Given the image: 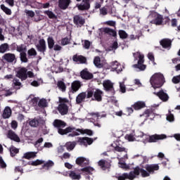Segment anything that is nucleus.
I'll use <instances>...</instances> for the list:
<instances>
[{"mask_svg": "<svg viewBox=\"0 0 180 180\" xmlns=\"http://www.w3.org/2000/svg\"><path fill=\"white\" fill-rule=\"evenodd\" d=\"M10 153H11V157H15V155H16V154L19 153V149L16 148L14 146H11L10 148Z\"/></svg>", "mask_w": 180, "mask_h": 180, "instance_id": "obj_43", "label": "nucleus"}, {"mask_svg": "<svg viewBox=\"0 0 180 180\" xmlns=\"http://www.w3.org/2000/svg\"><path fill=\"white\" fill-rule=\"evenodd\" d=\"M82 172H84V174H86V175H88V174H92V172H94V167H86L82 169Z\"/></svg>", "mask_w": 180, "mask_h": 180, "instance_id": "obj_39", "label": "nucleus"}, {"mask_svg": "<svg viewBox=\"0 0 180 180\" xmlns=\"http://www.w3.org/2000/svg\"><path fill=\"white\" fill-rule=\"evenodd\" d=\"M20 59L22 63H27V58L26 57V53H20Z\"/></svg>", "mask_w": 180, "mask_h": 180, "instance_id": "obj_58", "label": "nucleus"}, {"mask_svg": "<svg viewBox=\"0 0 180 180\" xmlns=\"http://www.w3.org/2000/svg\"><path fill=\"white\" fill-rule=\"evenodd\" d=\"M164 139H167V135L165 134H155L153 136H148V138H146V143H155V141H158V140H164Z\"/></svg>", "mask_w": 180, "mask_h": 180, "instance_id": "obj_8", "label": "nucleus"}, {"mask_svg": "<svg viewBox=\"0 0 180 180\" xmlns=\"http://www.w3.org/2000/svg\"><path fill=\"white\" fill-rule=\"evenodd\" d=\"M159 169L160 166H158V165H146L145 167V169L136 167L134 170L127 173L128 179L134 180L136 178H139V175H140V174L143 178H146L147 176H150L151 174H154V171H158Z\"/></svg>", "mask_w": 180, "mask_h": 180, "instance_id": "obj_2", "label": "nucleus"}, {"mask_svg": "<svg viewBox=\"0 0 180 180\" xmlns=\"http://www.w3.org/2000/svg\"><path fill=\"white\" fill-rule=\"evenodd\" d=\"M38 105L40 108H46L47 106V100L42 98L41 100H39V103H38Z\"/></svg>", "mask_w": 180, "mask_h": 180, "instance_id": "obj_45", "label": "nucleus"}, {"mask_svg": "<svg viewBox=\"0 0 180 180\" xmlns=\"http://www.w3.org/2000/svg\"><path fill=\"white\" fill-rule=\"evenodd\" d=\"M94 64L98 68H102L103 67V65L101 63V58H99V56L94 58Z\"/></svg>", "mask_w": 180, "mask_h": 180, "instance_id": "obj_34", "label": "nucleus"}, {"mask_svg": "<svg viewBox=\"0 0 180 180\" xmlns=\"http://www.w3.org/2000/svg\"><path fill=\"white\" fill-rule=\"evenodd\" d=\"M124 81H126V78L123 79V81L120 82V88L122 94H124V92H126V86H124Z\"/></svg>", "mask_w": 180, "mask_h": 180, "instance_id": "obj_48", "label": "nucleus"}, {"mask_svg": "<svg viewBox=\"0 0 180 180\" xmlns=\"http://www.w3.org/2000/svg\"><path fill=\"white\" fill-rule=\"evenodd\" d=\"M103 85L106 91H112L113 89V83L110 80H105Z\"/></svg>", "mask_w": 180, "mask_h": 180, "instance_id": "obj_29", "label": "nucleus"}, {"mask_svg": "<svg viewBox=\"0 0 180 180\" xmlns=\"http://www.w3.org/2000/svg\"><path fill=\"white\" fill-rule=\"evenodd\" d=\"M132 107L135 110H140V109H143V108H146V103L143 101H137L136 102Z\"/></svg>", "mask_w": 180, "mask_h": 180, "instance_id": "obj_26", "label": "nucleus"}, {"mask_svg": "<svg viewBox=\"0 0 180 180\" xmlns=\"http://www.w3.org/2000/svg\"><path fill=\"white\" fill-rule=\"evenodd\" d=\"M27 100L31 101V103L33 105V106L37 105V102H39V98H37V97L32 98V96L28 97Z\"/></svg>", "mask_w": 180, "mask_h": 180, "instance_id": "obj_47", "label": "nucleus"}, {"mask_svg": "<svg viewBox=\"0 0 180 180\" xmlns=\"http://www.w3.org/2000/svg\"><path fill=\"white\" fill-rule=\"evenodd\" d=\"M44 13L45 15H47V16L50 18V19H56L57 18V16L56 15V14H54V13H53V11H44Z\"/></svg>", "mask_w": 180, "mask_h": 180, "instance_id": "obj_40", "label": "nucleus"}, {"mask_svg": "<svg viewBox=\"0 0 180 180\" xmlns=\"http://www.w3.org/2000/svg\"><path fill=\"white\" fill-rule=\"evenodd\" d=\"M150 115H151V110H146L144 113L141 115V117H145V120H147V117H150Z\"/></svg>", "mask_w": 180, "mask_h": 180, "instance_id": "obj_56", "label": "nucleus"}, {"mask_svg": "<svg viewBox=\"0 0 180 180\" xmlns=\"http://www.w3.org/2000/svg\"><path fill=\"white\" fill-rule=\"evenodd\" d=\"M160 44L164 49H168V50L171 49V40L169 39H165L161 40Z\"/></svg>", "mask_w": 180, "mask_h": 180, "instance_id": "obj_27", "label": "nucleus"}, {"mask_svg": "<svg viewBox=\"0 0 180 180\" xmlns=\"http://www.w3.org/2000/svg\"><path fill=\"white\" fill-rule=\"evenodd\" d=\"M29 124L31 127H37V126H39V120L36 118L31 120L29 122Z\"/></svg>", "mask_w": 180, "mask_h": 180, "instance_id": "obj_42", "label": "nucleus"}, {"mask_svg": "<svg viewBox=\"0 0 180 180\" xmlns=\"http://www.w3.org/2000/svg\"><path fill=\"white\" fill-rule=\"evenodd\" d=\"M57 85H58V88H59V89L62 91V92H65V89H67V86H65V83H64V82L59 81L58 82Z\"/></svg>", "mask_w": 180, "mask_h": 180, "instance_id": "obj_36", "label": "nucleus"}, {"mask_svg": "<svg viewBox=\"0 0 180 180\" xmlns=\"http://www.w3.org/2000/svg\"><path fill=\"white\" fill-rule=\"evenodd\" d=\"M73 61H75L76 63H80L81 64H84V63L86 62V58L82 56H73Z\"/></svg>", "mask_w": 180, "mask_h": 180, "instance_id": "obj_31", "label": "nucleus"}, {"mask_svg": "<svg viewBox=\"0 0 180 180\" xmlns=\"http://www.w3.org/2000/svg\"><path fill=\"white\" fill-rule=\"evenodd\" d=\"M76 164L80 165V167H84V165H88V164H89V160L84 157H79L76 159Z\"/></svg>", "mask_w": 180, "mask_h": 180, "instance_id": "obj_17", "label": "nucleus"}, {"mask_svg": "<svg viewBox=\"0 0 180 180\" xmlns=\"http://www.w3.org/2000/svg\"><path fill=\"white\" fill-rule=\"evenodd\" d=\"M94 99L98 102L102 101V91L96 89L94 93Z\"/></svg>", "mask_w": 180, "mask_h": 180, "instance_id": "obj_30", "label": "nucleus"}, {"mask_svg": "<svg viewBox=\"0 0 180 180\" xmlns=\"http://www.w3.org/2000/svg\"><path fill=\"white\" fill-rule=\"evenodd\" d=\"M173 84H179L180 82V75L175 76L172 79Z\"/></svg>", "mask_w": 180, "mask_h": 180, "instance_id": "obj_59", "label": "nucleus"}, {"mask_svg": "<svg viewBox=\"0 0 180 180\" xmlns=\"http://www.w3.org/2000/svg\"><path fill=\"white\" fill-rule=\"evenodd\" d=\"M11 116H12V110L9 108V106H7L3 111L2 117L3 119H9Z\"/></svg>", "mask_w": 180, "mask_h": 180, "instance_id": "obj_22", "label": "nucleus"}, {"mask_svg": "<svg viewBox=\"0 0 180 180\" xmlns=\"http://www.w3.org/2000/svg\"><path fill=\"white\" fill-rule=\"evenodd\" d=\"M150 85L154 88V89L157 88H161L164 83L165 82V78L164 77V75L162 73H155L152 75L150 79Z\"/></svg>", "mask_w": 180, "mask_h": 180, "instance_id": "obj_4", "label": "nucleus"}, {"mask_svg": "<svg viewBox=\"0 0 180 180\" xmlns=\"http://www.w3.org/2000/svg\"><path fill=\"white\" fill-rule=\"evenodd\" d=\"M125 140H127L128 141H136L134 132L127 134L125 136Z\"/></svg>", "mask_w": 180, "mask_h": 180, "instance_id": "obj_35", "label": "nucleus"}, {"mask_svg": "<svg viewBox=\"0 0 180 180\" xmlns=\"http://www.w3.org/2000/svg\"><path fill=\"white\" fill-rule=\"evenodd\" d=\"M105 33H107L108 34H110V36H113L115 37L116 36V31L110 29V28H105L104 30Z\"/></svg>", "mask_w": 180, "mask_h": 180, "instance_id": "obj_46", "label": "nucleus"}, {"mask_svg": "<svg viewBox=\"0 0 180 180\" xmlns=\"http://www.w3.org/2000/svg\"><path fill=\"white\" fill-rule=\"evenodd\" d=\"M112 146L113 147L115 151L123 155V157H122V155H118V157H120L118 158V167L120 168H122V169H129V168H130V166H129V165H127L124 162H123V160H127L128 158L127 149H126V148L120 145H117L116 143H113Z\"/></svg>", "mask_w": 180, "mask_h": 180, "instance_id": "obj_3", "label": "nucleus"}, {"mask_svg": "<svg viewBox=\"0 0 180 180\" xmlns=\"http://www.w3.org/2000/svg\"><path fill=\"white\" fill-rule=\"evenodd\" d=\"M91 41H89V40H84L83 46L84 49H88L91 46Z\"/></svg>", "mask_w": 180, "mask_h": 180, "instance_id": "obj_63", "label": "nucleus"}, {"mask_svg": "<svg viewBox=\"0 0 180 180\" xmlns=\"http://www.w3.org/2000/svg\"><path fill=\"white\" fill-rule=\"evenodd\" d=\"M4 60L8 61V63H13L16 60V56L13 53H6L3 56Z\"/></svg>", "mask_w": 180, "mask_h": 180, "instance_id": "obj_23", "label": "nucleus"}, {"mask_svg": "<svg viewBox=\"0 0 180 180\" xmlns=\"http://www.w3.org/2000/svg\"><path fill=\"white\" fill-rule=\"evenodd\" d=\"M48 46L49 49H53L54 47V39H53V37L48 38Z\"/></svg>", "mask_w": 180, "mask_h": 180, "instance_id": "obj_53", "label": "nucleus"}, {"mask_svg": "<svg viewBox=\"0 0 180 180\" xmlns=\"http://www.w3.org/2000/svg\"><path fill=\"white\" fill-rule=\"evenodd\" d=\"M36 152H27L24 153L22 158H25L26 160H30V158H34L36 157Z\"/></svg>", "mask_w": 180, "mask_h": 180, "instance_id": "obj_32", "label": "nucleus"}, {"mask_svg": "<svg viewBox=\"0 0 180 180\" xmlns=\"http://www.w3.org/2000/svg\"><path fill=\"white\" fill-rule=\"evenodd\" d=\"M9 50V45L6 43L0 45V53H6Z\"/></svg>", "mask_w": 180, "mask_h": 180, "instance_id": "obj_37", "label": "nucleus"}, {"mask_svg": "<svg viewBox=\"0 0 180 180\" xmlns=\"http://www.w3.org/2000/svg\"><path fill=\"white\" fill-rule=\"evenodd\" d=\"M27 69L26 68H21L17 71L16 77L25 81L27 78Z\"/></svg>", "mask_w": 180, "mask_h": 180, "instance_id": "obj_12", "label": "nucleus"}, {"mask_svg": "<svg viewBox=\"0 0 180 180\" xmlns=\"http://www.w3.org/2000/svg\"><path fill=\"white\" fill-rule=\"evenodd\" d=\"M7 137L8 139H10V140H13V141H15L16 143H20V138L15 133V131L12 130H9L7 132Z\"/></svg>", "mask_w": 180, "mask_h": 180, "instance_id": "obj_15", "label": "nucleus"}, {"mask_svg": "<svg viewBox=\"0 0 180 180\" xmlns=\"http://www.w3.org/2000/svg\"><path fill=\"white\" fill-rule=\"evenodd\" d=\"M149 19H153L151 21V23H154V25H161L162 23V15L158 14L155 11H152L149 15Z\"/></svg>", "mask_w": 180, "mask_h": 180, "instance_id": "obj_7", "label": "nucleus"}, {"mask_svg": "<svg viewBox=\"0 0 180 180\" xmlns=\"http://www.w3.org/2000/svg\"><path fill=\"white\" fill-rule=\"evenodd\" d=\"M81 86H82V83L78 80H75L71 84V89L70 92L71 94H75V92L79 91Z\"/></svg>", "mask_w": 180, "mask_h": 180, "instance_id": "obj_13", "label": "nucleus"}, {"mask_svg": "<svg viewBox=\"0 0 180 180\" xmlns=\"http://www.w3.org/2000/svg\"><path fill=\"white\" fill-rule=\"evenodd\" d=\"M43 162H44V161L37 160L35 161L32 162L31 165H34V166L41 165V164H43Z\"/></svg>", "mask_w": 180, "mask_h": 180, "instance_id": "obj_61", "label": "nucleus"}, {"mask_svg": "<svg viewBox=\"0 0 180 180\" xmlns=\"http://www.w3.org/2000/svg\"><path fill=\"white\" fill-rule=\"evenodd\" d=\"M118 34L120 39H127V33L124 30H120Z\"/></svg>", "mask_w": 180, "mask_h": 180, "instance_id": "obj_51", "label": "nucleus"}, {"mask_svg": "<svg viewBox=\"0 0 180 180\" xmlns=\"http://www.w3.org/2000/svg\"><path fill=\"white\" fill-rule=\"evenodd\" d=\"M135 139L136 141H143V143H147V139H148V135L144 134V133L136 131L134 132Z\"/></svg>", "mask_w": 180, "mask_h": 180, "instance_id": "obj_11", "label": "nucleus"}, {"mask_svg": "<svg viewBox=\"0 0 180 180\" xmlns=\"http://www.w3.org/2000/svg\"><path fill=\"white\" fill-rule=\"evenodd\" d=\"M65 146L68 151H72V150L75 148V146H77V143H75V141L68 142L66 143Z\"/></svg>", "mask_w": 180, "mask_h": 180, "instance_id": "obj_33", "label": "nucleus"}, {"mask_svg": "<svg viewBox=\"0 0 180 180\" xmlns=\"http://www.w3.org/2000/svg\"><path fill=\"white\" fill-rule=\"evenodd\" d=\"M98 165L102 168V169H108V168H110V163L109 162H107L104 160H101L98 162Z\"/></svg>", "mask_w": 180, "mask_h": 180, "instance_id": "obj_28", "label": "nucleus"}, {"mask_svg": "<svg viewBox=\"0 0 180 180\" xmlns=\"http://www.w3.org/2000/svg\"><path fill=\"white\" fill-rule=\"evenodd\" d=\"M110 68L112 71H116V72L119 74V72H122V71H123L124 66H122L119 62L115 60L110 63Z\"/></svg>", "mask_w": 180, "mask_h": 180, "instance_id": "obj_9", "label": "nucleus"}, {"mask_svg": "<svg viewBox=\"0 0 180 180\" xmlns=\"http://www.w3.org/2000/svg\"><path fill=\"white\" fill-rule=\"evenodd\" d=\"M76 6L79 11H88L91 8V3L89 0H82V3L77 4Z\"/></svg>", "mask_w": 180, "mask_h": 180, "instance_id": "obj_10", "label": "nucleus"}, {"mask_svg": "<svg viewBox=\"0 0 180 180\" xmlns=\"http://www.w3.org/2000/svg\"><path fill=\"white\" fill-rule=\"evenodd\" d=\"M70 41H71L70 39L63 38L60 41V44L61 46H67L68 44H70Z\"/></svg>", "mask_w": 180, "mask_h": 180, "instance_id": "obj_55", "label": "nucleus"}, {"mask_svg": "<svg viewBox=\"0 0 180 180\" xmlns=\"http://www.w3.org/2000/svg\"><path fill=\"white\" fill-rule=\"evenodd\" d=\"M133 55L134 58H137V57L139 58L138 63L133 65V68L139 70V71H144L147 68V66L144 65V55L139 51L134 53Z\"/></svg>", "mask_w": 180, "mask_h": 180, "instance_id": "obj_5", "label": "nucleus"}, {"mask_svg": "<svg viewBox=\"0 0 180 180\" xmlns=\"http://www.w3.org/2000/svg\"><path fill=\"white\" fill-rule=\"evenodd\" d=\"M53 124L54 127L58 129L59 134L64 135L72 133L69 134V137H75V136H79V134H87V136H92L94 134L91 129H75L74 127H69L63 129V128L67 126V124L61 120H55Z\"/></svg>", "mask_w": 180, "mask_h": 180, "instance_id": "obj_1", "label": "nucleus"}, {"mask_svg": "<svg viewBox=\"0 0 180 180\" xmlns=\"http://www.w3.org/2000/svg\"><path fill=\"white\" fill-rule=\"evenodd\" d=\"M11 129L13 130H16V129H18V122H16V120H13L11 122Z\"/></svg>", "mask_w": 180, "mask_h": 180, "instance_id": "obj_64", "label": "nucleus"}, {"mask_svg": "<svg viewBox=\"0 0 180 180\" xmlns=\"http://www.w3.org/2000/svg\"><path fill=\"white\" fill-rule=\"evenodd\" d=\"M78 142L80 143V146H91L92 143H94V139L88 137H82V138H77Z\"/></svg>", "mask_w": 180, "mask_h": 180, "instance_id": "obj_14", "label": "nucleus"}, {"mask_svg": "<svg viewBox=\"0 0 180 180\" xmlns=\"http://www.w3.org/2000/svg\"><path fill=\"white\" fill-rule=\"evenodd\" d=\"M86 98V93L82 92L76 97V103L79 104L82 103L84 101H85V98Z\"/></svg>", "mask_w": 180, "mask_h": 180, "instance_id": "obj_25", "label": "nucleus"}, {"mask_svg": "<svg viewBox=\"0 0 180 180\" xmlns=\"http://www.w3.org/2000/svg\"><path fill=\"white\" fill-rule=\"evenodd\" d=\"M74 23L77 27H81L85 23V20L80 15H75L73 18Z\"/></svg>", "mask_w": 180, "mask_h": 180, "instance_id": "obj_16", "label": "nucleus"}, {"mask_svg": "<svg viewBox=\"0 0 180 180\" xmlns=\"http://www.w3.org/2000/svg\"><path fill=\"white\" fill-rule=\"evenodd\" d=\"M93 119L98 120V119H101V117H106V115H99L98 112H93L90 114Z\"/></svg>", "mask_w": 180, "mask_h": 180, "instance_id": "obj_41", "label": "nucleus"}, {"mask_svg": "<svg viewBox=\"0 0 180 180\" xmlns=\"http://www.w3.org/2000/svg\"><path fill=\"white\" fill-rule=\"evenodd\" d=\"M59 105L58 107V110L60 115H64L68 113V105L70 104V101L65 98L59 97Z\"/></svg>", "mask_w": 180, "mask_h": 180, "instance_id": "obj_6", "label": "nucleus"}, {"mask_svg": "<svg viewBox=\"0 0 180 180\" xmlns=\"http://www.w3.org/2000/svg\"><path fill=\"white\" fill-rule=\"evenodd\" d=\"M70 4H71V0H59L58 1V6L60 9H67L68 6H70Z\"/></svg>", "mask_w": 180, "mask_h": 180, "instance_id": "obj_21", "label": "nucleus"}, {"mask_svg": "<svg viewBox=\"0 0 180 180\" xmlns=\"http://www.w3.org/2000/svg\"><path fill=\"white\" fill-rule=\"evenodd\" d=\"M70 176L72 179H81V174H77L75 172H70Z\"/></svg>", "mask_w": 180, "mask_h": 180, "instance_id": "obj_44", "label": "nucleus"}, {"mask_svg": "<svg viewBox=\"0 0 180 180\" xmlns=\"http://www.w3.org/2000/svg\"><path fill=\"white\" fill-rule=\"evenodd\" d=\"M117 179L118 180H126V179H129L127 173H124L120 176H117Z\"/></svg>", "mask_w": 180, "mask_h": 180, "instance_id": "obj_57", "label": "nucleus"}, {"mask_svg": "<svg viewBox=\"0 0 180 180\" xmlns=\"http://www.w3.org/2000/svg\"><path fill=\"white\" fill-rule=\"evenodd\" d=\"M81 77L83 79H92L94 75L89 72L87 69H84L81 72Z\"/></svg>", "mask_w": 180, "mask_h": 180, "instance_id": "obj_18", "label": "nucleus"}, {"mask_svg": "<svg viewBox=\"0 0 180 180\" xmlns=\"http://www.w3.org/2000/svg\"><path fill=\"white\" fill-rule=\"evenodd\" d=\"M52 72H56V74H58V72H63V68L61 67L60 68H56L55 65L52 66L51 68Z\"/></svg>", "mask_w": 180, "mask_h": 180, "instance_id": "obj_49", "label": "nucleus"}, {"mask_svg": "<svg viewBox=\"0 0 180 180\" xmlns=\"http://www.w3.org/2000/svg\"><path fill=\"white\" fill-rule=\"evenodd\" d=\"M17 51L19 53H25L26 52V46L25 45H20L17 47Z\"/></svg>", "mask_w": 180, "mask_h": 180, "instance_id": "obj_54", "label": "nucleus"}, {"mask_svg": "<svg viewBox=\"0 0 180 180\" xmlns=\"http://www.w3.org/2000/svg\"><path fill=\"white\" fill-rule=\"evenodd\" d=\"M0 8L3 11V12L5 13L6 15H12V11H11V9L8 7L5 6V5L1 4L0 6Z\"/></svg>", "mask_w": 180, "mask_h": 180, "instance_id": "obj_38", "label": "nucleus"}, {"mask_svg": "<svg viewBox=\"0 0 180 180\" xmlns=\"http://www.w3.org/2000/svg\"><path fill=\"white\" fill-rule=\"evenodd\" d=\"M154 94L155 95H157V96H158L161 101H163V102H167V101H168V94H167V93L164 92L163 91H160Z\"/></svg>", "mask_w": 180, "mask_h": 180, "instance_id": "obj_24", "label": "nucleus"}, {"mask_svg": "<svg viewBox=\"0 0 180 180\" xmlns=\"http://www.w3.org/2000/svg\"><path fill=\"white\" fill-rule=\"evenodd\" d=\"M174 115L171 114V111L169 110V115L167 116V120L169 122H174Z\"/></svg>", "mask_w": 180, "mask_h": 180, "instance_id": "obj_62", "label": "nucleus"}, {"mask_svg": "<svg viewBox=\"0 0 180 180\" xmlns=\"http://www.w3.org/2000/svg\"><path fill=\"white\" fill-rule=\"evenodd\" d=\"M69 63H70V60H68V58H61L57 60V64L60 65L63 70H64V68H65V67L68 65Z\"/></svg>", "mask_w": 180, "mask_h": 180, "instance_id": "obj_19", "label": "nucleus"}, {"mask_svg": "<svg viewBox=\"0 0 180 180\" xmlns=\"http://www.w3.org/2000/svg\"><path fill=\"white\" fill-rule=\"evenodd\" d=\"M27 53L30 57H34L37 56V52H36V50L34 49H31L28 50Z\"/></svg>", "mask_w": 180, "mask_h": 180, "instance_id": "obj_52", "label": "nucleus"}, {"mask_svg": "<svg viewBox=\"0 0 180 180\" xmlns=\"http://www.w3.org/2000/svg\"><path fill=\"white\" fill-rule=\"evenodd\" d=\"M141 37V32H139L137 34H132L129 36L130 40H139Z\"/></svg>", "mask_w": 180, "mask_h": 180, "instance_id": "obj_50", "label": "nucleus"}, {"mask_svg": "<svg viewBox=\"0 0 180 180\" xmlns=\"http://www.w3.org/2000/svg\"><path fill=\"white\" fill-rule=\"evenodd\" d=\"M37 49L38 51L44 53V51H46V41H44V39H40L39 44H37Z\"/></svg>", "mask_w": 180, "mask_h": 180, "instance_id": "obj_20", "label": "nucleus"}, {"mask_svg": "<svg viewBox=\"0 0 180 180\" xmlns=\"http://www.w3.org/2000/svg\"><path fill=\"white\" fill-rule=\"evenodd\" d=\"M25 13H26L27 16H29L30 18H33L34 16L33 11L25 10Z\"/></svg>", "mask_w": 180, "mask_h": 180, "instance_id": "obj_60", "label": "nucleus"}]
</instances>
